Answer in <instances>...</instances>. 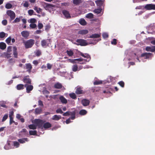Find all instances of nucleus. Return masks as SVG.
<instances>
[{
  "mask_svg": "<svg viewBox=\"0 0 155 155\" xmlns=\"http://www.w3.org/2000/svg\"><path fill=\"white\" fill-rule=\"evenodd\" d=\"M101 36L100 34H93L92 35L90 36L89 38H100Z\"/></svg>",
  "mask_w": 155,
  "mask_h": 155,
  "instance_id": "nucleus-27",
  "label": "nucleus"
},
{
  "mask_svg": "<svg viewBox=\"0 0 155 155\" xmlns=\"http://www.w3.org/2000/svg\"><path fill=\"white\" fill-rule=\"evenodd\" d=\"M102 10V9L101 8H100L98 9H94L93 12L95 13H96L97 14H99L101 13Z\"/></svg>",
  "mask_w": 155,
  "mask_h": 155,
  "instance_id": "nucleus-34",
  "label": "nucleus"
},
{
  "mask_svg": "<svg viewBox=\"0 0 155 155\" xmlns=\"http://www.w3.org/2000/svg\"><path fill=\"white\" fill-rule=\"evenodd\" d=\"M63 87L62 84L59 82L56 83L54 85V88L60 89L62 88Z\"/></svg>",
  "mask_w": 155,
  "mask_h": 155,
  "instance_id": "nucleus-19",
  "label": "nucleus"
},
{
  "mask_svg": "<svg viewBox=\"0 0 155 155\" xmlns=\"http://www.w3.org/2000/svg\"><path fill=\"white\" fill-rule=\"evenodd\" d=\"M76 42L77 43H74V44L78 46H86L88 45L86 40L83 39H78L76 40Z\"/></svg>",
  "mask_w": 155,
  "mask_h": 155,
  "instance_id": "nucleus-2",
  "label": "nucleus"
},
{
  "mask_svg": "<svg viewBox=\"0 0 155 155\" xmlns=\"http://www.w3.org/2000/svg\"><path fill=\"white\" fill-rule=\"evenodd\" d=\"M20 21V18H16L13 21V23L18 22Z\"/></svg>",
  "mask_w": 155,
  "mask_h": 155,
  "instance_id": "nucleus-48",
  "label": "nucleus"
},
{
  "mask_svg": "<svg viewBox=\"0 0 155 155\" xmlns=\"http://www.w3.org/2000/svg\"><path fill=\"white\" fill-rule=\"evenodd\" d=\"M152 54L150 53H145L141 54V57H145L146 59L149 58L151 55Z\"/></svg>",
  "mask_w": 155,
  "mask_h": 155,
  "instance_id": "nucleus-17",
  "label": "nucleus"
},
{
  "mask_svg": "<svg viewBox=\"0 0 155 155\" xmlns=\"http://www.w3.org/2000/svg\"><path fill=\"white\" fill-rule=\"evenodd\" d=\"M8 117V114H5L3 116V117L2 118V122L4 121L5 120L7 119Z\"/></svg>",
  "mask_w": 155,
  "mask_h": 155,
  "instance_id": "nucleus-50",
  "label": "nucleus"
},
{
  "mask_svg": "<svg viewBox=\"0 0 155 155\" xmlns=\"http://www.w3.org/2000/svg\"><path fill=\"white\" fill-rule=\"evenodd\" d=\"M87 112L85 110H81L79 112V114L81 115H84L86 114Z\"/></svg>",
  "mask_w": 155,
  "mask_h": 155,
  "instance_id": "nucleus-38",
  "label": "nucleus"
},
{
  "mask_svg": "<svg viewBox=\"0 0 155 155\" xmlns=\"http://www.w3.org/2000/svg\"><path fill=\"white\" fill-rule=\"evenodd\" d=\"M78 69V66L77 65H74L72 67V71L74 72L76 71Z\"/></svg>",
  "mask_w": 155,
  "mask_h": 155,
  "instance_id": "nucleus-42",
  "label": "nucleus"
},
{
  "mask_svg": "<svg viewBox=\"0 0 155 155\" xmlns=\"http://www.w3.org/2000/svg\"><path fill=\"white\" fill-rule=\"evenodd\" d=\"M43 127L45 129L49 128L51 127V124L49 122H46L43 124Z\"/></svg>",
  "mask_w": 155,
  "mask_h": 155,
  "instance_id": "nucleus-25",
  "label": "nucleus"
},
{
  "mask_svg": "<svg viewBox=\"0 0 155 155\" xmlns=\"http://www.w3.org/2000/svg\"><path fill=\"white\" fill-rule=\"evenodd\" d=\"M25 87H26V92L28 93H30V91L33 88V87L32 85H28L27 84H25Z\"/></svg>",
  "mask_w": 155,
  "mask_h": 155,
  "instance_id": "nucleus-8",
  "label": "nucleus"
},
{
  "mask_svg": "<svg viewBox=\"0 0 155 155\" xmlns=\"http://www.w3.org/2000/svg\"><path fill=\"white\" fill-rule=\"evenodd\" d=\"M56 113L57 114L60 113V114H62L63 113V112L62 110L61 109H60V108L57 109L56 110Z\"/></svg>",
  "mask_w": 155,
  "mask_h": 155,
  "instance_id": "nucleus-58",
  "label": "nucleus"
},
{
  "mask_svg": "<svg viewBox=\"0 0 155 155\" xmlns=\"http://www.w3.org/2000/svg\"><path fill=\"white\" fill-rule=\"evenodd\" d=\"M93 15L91 13L88 14L86 16V17L87 18H93Z\"/></svg>",
  "mask_w": 155,
  "mask_h": 155,
  "instance_id": "nucleus-41",
  "label": "nucleus"
},
{
  "mask_svg": "<svg viewBox=\"0 0 155 155\" xmlns=\"http://www.w3.org/2000/svg\"><path fill=\"white\" fill-rule=\"evenodd\" d=\"M47 67L48 69H51L52 67V64H50L49 63H48L47 64Z\"/></svg>",
  "mask_w": 155,
  "mask_h": 155,
  "instance_id": "nucleus-63",
  "label": "nucleus"
},
{
  "mask_svg": "<svg viewBox=\"0 0 155 155\" xmlns=\"http://www.w3.org/2000/svg\"><path fill=\"white\" fill-rule=\"evenodd\" d=\"M36 21V20L34 18H31L30 20V22L31 23H34Z\"/></svg>",
  "mask_w": 155,
  "mask_h": 155,
  "instance_id": "nucleus-64",
  "label": "nucleus"
},
{
  "mask_svg": "<svg viewBox=\"0 0 155 155\" xmlns=\"http://www.w3.org/2000/svg\"><path fill=\"white\" fill-rule=\"evenodd\" d=\"M11 40V38L10 37H9L6 40V42L7 44H9L10 43Z\"/></svg>",
  "mask_w": 155,
  "mask_h": 155,
  "instance_id": "nucleus-55",
  "label": "nucleus"
},
{
  "mask_svg": "<svg viewBox=\"0 0 155 155\" xmlns=\"http://www.w3.org/2000/svg\"><path fill=\"white\" fill-rule=\"evenodd\" d=\"M28 12L29 15H32L33 14L34 11L33 10L30 9L28 11Z\"/></svg>",
  "mask_w": 155,
  "mask_h": 155,
  "instance_id": "nucleus-52",
  "label": "nucleus"
},
{
  "mask_svg": "<svg viewBox=\"0 0 155 155\" xmlns=\"http://www.w3.org/2000/svg\"><path fill=\"white\" fill-rule=\"evenodd\" d=\"M145 50L147 51L153 52L155 51V46H147Z\"/></svg>",
  "mask_w": 155,
  "mask_h": 155,
  "instance_id": "nucleus-13",
  "label": "nucleus"
},
{
  "mask_svg": "<svg viewBox=\"0 0 155 155\" xmlns=\"http://www.w3.org/2000/svg\"><path fill=\"white\" fill-rule=\"evenodd\" d=\"M81 103L84 106H87L89 105L90 101L86 99H83L81 101Z\"/></svg>",
  "mask_w": 155,
  "mask_h": 155,
  "instance_id": "nucleus-12",
  "label": "nucleus"
},
{
  "mask_svg": "<svg viewBox=\"0 0 155 155\" xmlns=\"http://www.w3.org/2000/svg\"><path fill=\"white\" fill-rule=\"evenodd\" d=\"M5 33L3 32H2L0 33V38H4L5 36Z\"/></svg>",
  "mask_w": 155,
  "mask_h": 155,
  "instance_id": "nucleus-59",
  "label": "nucleus"
},
{
  "mask_svg": "<svg viewBox=\"0 0 155 155\" xmlns=\"http://www.w3.org/2000/svg\"><path fill=\"white\" fill-rule=\"evenodd\" d=\"M69 95L70 97L73 99H75L76 98V94L74 93L70 94Z\"/></svg>",
  "mask_w": 155,
  "mask_h": 155,
  "instance_id": "nucleus-40",
  "label": "nucleus"
},
{
  "mask_svg": "<svg viewBox=\"0 0 155 155\" xmlns=\"http://www.w3.org/2000/svg\"><path fill=\"white\" fill-rule=\"evenodd\" d=\"M28 127L30 129L35 130L37 128V126L35 124H30L28 125Z\"/></svg>",
  "mask_w": 155,
  "mask_h": 155,
  "instance_id": "nucleus-35",
  "label": "nucleus"
},
{
  "mask_svg": "<svg viewBox=\"0 0 155 155\" xmlns=\"http://www.w3.org/2000/svg\"><path fill=\"white\" fill-rule=\"evenodd\" d=\"M75 113L74 111L71 112L70 113V115L71 116L70 118L71 120H74L75 118Z\"/></svg>",
  "mask_w": 155,
  "mask_h": 155,
  "instance_id": "nucleus-39",
  "label": "nucleus"
},
{
  "mask_svg": "<svg viewBox=\"0 0 155 155\" xmlns=\"http://www.w3.org/2000/svg\"><path fill=\"white\" fill-rule=\"evenodd\" d=\"M61 118V116L60 115H54L52 117V119L54 120H58Z\"/></svg>",
  "mask_w": 155,
  "mask_h": 155,
  "instance_id": "nucleus-21",
  "label": "nucleus"
},
{
  "mask_svg": "<svg viewBox=\"0 0 155 155\" xmlns=\"http://www.w3.org/2000/svg\"><path fill=\"white\" fill-rule=\"evenodd\" d=\"M28 139L27 138L20 139L18 140V141L21 143H23L25 142V141L27 142L28 141Z\"/></svg>",
  "mask_w": 155,
  "mask_h": 155,
  "instance_id": "nucleus-24",
  "label": "nucleus"
},
{
  "mask_svg": "<svg viewBox=\"0 0 155 155\" xmlns=\"http://www.w3.org/2000/svg\"><path fill=\"white\" fill-rule=\"evenodd\" d=\"M79 55L83 57L84 58H86L87 59H89V60L88 61H89L91 59V57L88 54L85 53V54H84L80 52Z\"/></svg>",
  "mask_w": 155,
  "mask_h": 155,
  "instance_id": "nucleus-18",
  "label": "nucleus"
},
{
  "mask_svg": "<svg viewBox=\"0 0 155 155\" xmlns=\"http://www.w3.org/2000/svg\"><path fill=\"white\" fill-rule=\"evenodd\" d=\"M66 53L69 56H71L74 54L73 51L71 50H67Z\"/></svg>",
  "mask_w": 155,
  "mask_h": 155,
  "instance_id": "nucleus-36",
  "label": "nucleus"
},
{
  "mask_svg": "<svg viewBox=\"0 0 155 155\" xmlns=\"http://www.w3.org/2000/svg\"><path fill=\"white\" fill-rule=\"evenodd\" d=\"M37 131L36 130H31L29 131V134L31 135H35L37 134Z\"/></svg>",
  "mask_w": 155,
  "mask_h": 155,
  "instance_id": "nucleus-37",
  "label": "nucleus"
},
{
  "mask_svg": "<svg viewBox=\"0 0 155 155\" xmlns=\"http://www.w3.org/2000/svg\"><path fill=\"white\" fill-rule=\"evenodd\" d=\"M35 40L33 39H30L27 41H23V43L26 49L31 48L35 43Z\"/></svg>",
  "mask_w": 155,
  "mask_h": 155,
  "instance_id": "nucleus-1",
  "label": "nucleus"
},
{
  "mask_svg": "<svg viewBox=\"0 0 155 155\" xmlns=\"http://www.w3.org/2000/svg\"><path fill=\"white\" fill-rule=\"evenodd\" d=\"M43 6L45 9L46 10H48L49 8L54 7V5L51 4H48L45 3L43 5Z\"/></svg>",
  "mask_w": 155,
  "mask_h": 155,
  "instance_id": "nucleus-7",
  "label": "nucleus"
},
{
  "mask_svg": "<svg viewBox=\"0 0 155 155\" xmlns=\"http://www.w3.org/2000/svg\"><path fill=\"white\" fill-rule=\"evenodd\" d=\"M29 4L28 2L27 1H25V3L23 4V6L24 7L27 8L29 6Z\"/></svg>",
  "mask_w": 155,
  "mask_h": 155,
  "instance_id": "nucleus-62",
  "label": "nucleus"
},
{
  "mask_svg": "<svg viewBox=\"0 0 155 155\" xmlns=\"http://www.w3.org/2000/svg\"><path fill=\"white\" fill-rule=\"evenodd\" d=\"M102 36L104 38H106L108 37V35L106 33H104L102 34Z\"/></svg>",
  "mask_w": 155,
  "mask_h": 155,
  "instance_id": "nucleus-54",
  "label": "nucleus"
},
{
  "mask_svg": "<svg viewBox=\"0 0 155 155\" xmlns=\"http://www.w3.org/2000/svg\"><path fill=\"white\" fill-rule=\"evenodd\" d=\"M6 47V44L4 42H1L0 43V48L2 50L5 49Z\"/></svg>",
  "mask_w": 155,
  "mask_h": 155,
  "instance_id": "nucleus-32",
  "label": "nucleus"
},
{
  "mask_svg": "<svg viewBox=\"0 0 155 155\" xmlns=\"http://www.w3.org/2000/svg\"><path fill=\"white\" fill-rule=\"evenodd\" d=\"M118 84L122 87H124V83L123 81H121L119 82L118 83Z\"/></svg>",
  "mask_w": 155,
  "mask_h": 155,
  "instance_id": "nucleus-49",
  "label": "nucleus"
},
{
  "mask_svg": "<svg viewBox=\"0 0 155 155\" xmlns=\"http://www.w3.org/2000/svg\"><path fill=\"white\" fill-rule=\"evenodd\" d=\"M82 0H73V3L74 5H78L82 3Z\"/></svg>",
  "mask_w": 155,
  "mask_h": 155,
  "instance_id": "nucleus-28",
  "label": "nucleus"
},
{
  "mask_svg": "<svg viewBox=\"0 0 155 155\" xmlns=\"http://www.w3.org/2000/svg\"><path fill=\"white\" fill-rule=\"evenodd\" d=\"M42 109L40 108H37L35 109V114H39L41 113Z\"/></svg>",
  "mask_w": 155,
  "mask_h": 155,
  "instance_id": "nucleus-26",
  "label": "nucleus"
},
{
  "mask_svg": "<svg viewBox=\"0 0 155 155\" xmlns=\"http://www.w3.org/2000/svg\"><path fill=\"white\" fill-rule=\"evenodd\" d=\"M62 104H66L67 103V99L64 98L63 96H61L59 98Z\"/></svg>",
  "mask_w": 155,
  "mask_h": 155,
  "instance_id": "nucleus-20",
  "label": "nucleus"
},
{
  "mask_svg": "<svg viewBox=\"0 0 155 155\" xmlns=\"http://www.w3.org/2000/svg\"><path fill=\"white\" fill-rule=\"evenodd\" d=\"M25 67L26 69H27V71L29 73H30L32 68L31 65L30 63L26 64Z\"/></svg>",
  "mask_w": 155,
  "mask_h": 155,
  "instance_id": "nucleus-15",
  "label": "nucleus"
},
{
  "mask_svg": "<svg viewBox=\"0 0 155 155\" xmlns=\"http://www.w3.org/2000/svg\"><path fill=\"white\" fill-rule=\"evenodd\" d=\"M36 55L37 56H39L41 54V51L40 50H37L36 52Z\"/></svg>",
  "mask_w": 155,
  "mask_h": 155,
  "instance_id": "nucleus-53",
  "label": "nucleus"
},
{
  "mask_svg": "<svg viewBox=\"0 0 155 155\" xmlns=\"http://www.w3.org/2000/svg\"><path fill=\"white\" fill-rule=\"evenodd\" d=\"M62 13L67 19L70 18L71 16L68 11L66 10H64L62 11Z\"/></svg>",
  "mask_w": 155,
  "mask_h": 155,
  "instance_id": "nucleus-9",
  "label": "nucleus"
},
{
  "mask_svg": "<svg viewBox=\"0 0 155 155\" xmlns=\"http://www.w3.org/2000/svg\"><path fill=\"white\" fill-rule=\"evenodd\" d=\"M79 23L81 25H86L87 24L86 22L83 18L80 19L79 21Z\"/></svg>",
  "mask_w": 155,
  "mask_h": 155,
  "instance_id": "nucleus-31",
  "label": "nucleus"
},
{
  "mask_svg": "<svg viewBox=\"0 0 155 155\" xmlns=\"http://www.w3.org/2000/svg\"><path fill=\"white\" fill-rule=\"evenodd\" d=\"M21 35L22 37L27 38L29 35V33L28 31H23L21 33Z\"/></svg>",
  "mask_w": 155,
  "mask_h": 155,
  "instance_id": "nucleus-14",
  "label": "nucleus"
},
{
  "mask_svg": "<svg viewBox=\"0 0 155 155\" xmlns=\"http://www.w3.org/2000/svg\"><path fill=\"white\" fill-rule=\"evenodd\" d=\"M95 3L97 6L99 7H101L103 6L104 3V1L97 0L95 1Z\"/></svg>",
  "mask_w": 155,
  "mask_h": 155,
  "instance_id": "nucleus-16",
  "label": "nucleus"
},
{
  "mask_svg": "<svg viewBox=\"0 0 155 155\" xmlns=\"http://www.w3.org/2000/svg\"><path fill=\"white\" fill-rule=\"evenodd\" d=\"M9 117L10 118L9 124L10 125H11L13 123H15V121L13 120L12 117H11L10 115H9Z\"/></svg>",
  "mask_w": 155,
  "mask_h": 155,
  "instance_id": "nucleus-46",
  "label": "nucleus"
},
{
  "mask_svg": "<svg viewBox=\"0 0 155 155\" xmlns=\"http://www.w3.org/2000/svg\"><path fill=\"white\" fill-rule=\"evenodd\" d=\"M38 28L39 29H41L43 27V25L42 24L40 23H38Z\"/></svg>",
  "mask_w": 155,
  "mask_h": 155,
  "instance_id": "nucleus-56",
  "label": "nucleus"
},
{
  "mask_svg": "<svg viewBox=\"0 0 155 155\" xmlns=\"http://www.w3.org/2000/svg\"><path fill=\"white\" fill-rule=\"evenodd\" d=\"M112 91V89L111 88H108L106 90L103 91V93L105 94H112L111 91Z\"/></svg>",
  "mask_w": 155,
  "mask_h": 155,
  "instance_id": "nucleus-30",
  "label": "nucleus"
},
{
  "mask_svg": "<svg viewBox=\"0 0 155 155\" xmlns=\"http://www.w3.org/2000/svg\"><path fill=\"white\" fill-rule=\"evenodd\" d=\"M42 47L46 48L49 46V43H48V40H43L41 42Z\"/></svg>",
  "mask_w": 155,
  "mask_h": 155,
  "instance_id": "nucleus-11",
  "label": "nucleus"
},
{
  "mask_svg": "<svg viewBox=\"0 0 155 155\" xmlns=\"http://www.w3.org/2000/svg\"><path fill=\"white\" fill-rule=\"evenodd\" d=\"M93 92H94L95 91H98L100 90V88L99 87H94L93 89Z\"/></svg>",
  "mask_w": 155,
  "mask_h": 155,
  "instance_id": "nucleus-61",
  "label": "nucleus"
},
{
  "mask_svg": "<svg viewBox=\"0 0 155 155\" xmlns=\"http://www.w3.org/2000/svg\"><path fill=\"white\" fill-rule=\"evenodd\" d=\"M83 59H82L81 58H79L78 59H73L72 60V62H76L75 61H82L83 60Z\"/></svg>",
  "mask_w": 155,
  "mask_h": 155,
  "instance_id": "nucleus-43",
  "label": "nucleus"
},
{
  "mask_svg": "<svg viewBox=\"0 0 155 155\" xmlns=\"http://www.w3.org/2000/svg\"><path fill=\"white\" fill-rule=\"evenodd\" d=\"M102 83V81H95L94 82V85H97L101 84Z\"/></svg>",
  "mask_w": 155,
  "mask_h": 155,
  "instance_id": "nucleus-45",
  "label": "nucleus"
},
{
  "mask_svg": "<svg viewBox=\"0 0 155 155\" xmlns=\"http://www.w3.org/2000/svg\"><path fill=\"white\" fill-rule=\"evenodd\" d=\"M13 54L14 57L15 58H18V53L17 51V48L15 47H14L13 51Z\"/></svg>",
  "mask_w": 155,
  "mask_h": 155,
  "instance_id": "nucleus-29",
  "label": "nucleus"
},
{
  "mask_svg": "<svg viewBox=\"0 0 155 155\" xmlns=\"http://www.w3.org/2000/svg\"><path fill=\"white\" fill-rule=\"evenodd\" d=\"M20 132L21 133H23L25 136H27V135H28V132L25 129H22Z\"/></svg>",
  "mask_w": 155,
  "mask_h": 155,
  "instance_id": "nucleus-33",
  "label": "nucleus"
},
{
  "mask_svg": "<svg viewBox=\"0 0 155 155\" xmlns=\"http://www.w3.org/2000/svg\"><path fill=\"white\" fill-rule=\"evenodd\" d=\"M44 122L42 120L40 119H35L34 121V124H35L37 127H38V128H42Z\"/></svg>",
  "mask_w": 155,
  "mask_h": 155,
  "instance_id": "nucleus-3",
  "label": "nucleus"
},
{
  "mask_svg": "<svg viewBox=\"0 0 155 155\" xmlns=\"http://www.w3.org/2000/svg\"><path fill=\"white\" fill-rule=\"evenodd\" d=\"M29 77V76L28 75L25 76L22 81L24 83H26V84H31V80L30 78H28Z\"/></svg>",
  "mask_w": 155,
  "mask_h": 155,
  "instance_id": "nucleus-6",
  "label": "nucleus"
},
{
  "mask_svg": "<svg viewBox=\"0 0 155 155\" xmlns=\"http://www.w3.org/2000/svg\"><path fill=\"white\" fill-rule=\"evenodd\" d=\"M71 112H70L69 111H67L65 113H64L63 115L64 116H68L69 115H70V113Z\"/></svg>",
  "mask_w": 155,
  "mask_h": 155,
  "instance_id": "nucleus-57",
  "label": "nucleus"
},
{
  "mask_svg": "<svg viewBox=\"0 0 155 155\" xmlns=\"http://www.w3.org/2000/svg\"><path fill=\"white\" fill-rule=\"evenodd\" d=\"M88 31L87 30L83 29L79 31L78 32V34L81 35H85L88 33Z\"/></svg>",
  "mask_w": 155,
  "mask_h": 155,
  "instance_id": "nucleus-23",
  "label": "nucleus"
},
{
  "mask_svg": "<svg viewBox=\"0 0 155 155\" xmlns=\"http://www.w3.org/2000/svg\"><path fill=\"white\" fill-rule=\"evenodd\" d=\"M147 10H155V5L153 4H148L145 5L144 7Z\"/></svg>",
  "mask_w": 155,
  "mask_h": 155,
  "instance_id": "nucleus-5",
  "label": "nucleus"
},
{
  "mask_svg": "<svg viewBox=\"0 0 155 155\" xmlns=\"http://www.w3.org/2000/svg\"><path fill=\"white\" fill-rule=\"evenodd\" d=\"M82 89V88L81 87H78L76 89L75 93L77 94H80L84 93V91Z\"/></svg>",
  "mask_w": 155,
  "mask_h": 155,
  "instance_id": "nucleus-10",
  "label": "nucleus"
},
{
  "mask_svg": "<svg viewBox=\"0 0 155 155\" xmlns=\"http://www.w3.org/2000/svg\"><path fill=\"white\" fill-rule=\"evenodd\" d=\"M25 85L23 84H18L16 87V88L18 90H21L23 89L24 88Z\"/></svg>",
  "mask_w": 155,
  "mask_h": 155,
  "instance_id": "nucleus-22",
  "label": "nucleus"
},
{
  "mask_svg": "<svg viewBox=\"0 0 155 155\" xmlns=\"http://www.w3.org/2000/svg\"><path fill=\"white\" fill-rule=\"evenodd\" d=\"M6 14L10 17V21H12L14 20L15 17V13L12 10H8L6 12Z\"/></svg>",
  "mask_w": 155,
  "mask_h": 155,
  "instance_id": "nucleus-4",
  "label": "nucleus"
},
{
  "mask_svg": "<svg viewBox=\"0 0 155 155\" xmlns=\"http://www.w3.org/2000/svg\"><path fill=\"white\" fill-rule=\"evenodd\" d=\"M117 39H114L111 42V44L112 45H115L117 44Z\"/></svg>",
  "mask_w": 155,
  "mask_h": 155,
  "instance_id": "nucleus-51",
  "label": "nucleus"
},
{
  "mask_svg": "<svg viewBox=\"0 0 155 155\" xmlns=\"http://www.w3.org/2000/svg\"><path fill=\"white\" fill-rule=\"evenodd\" d=\"M20 144L18 142L15 141L13 142V145L16 147H18L19 146Z\"/></svg>",
  "mask_w": 155,
  "mask_h": 155,
  "instance_id": "nucleus-44",
  "label": "nucleus"
},
{
  "mask_svg": "<svg viewBox=\"0 0 155 155\" xmlns=\"http://www.w3.org/2000/svg\"><path fill=\"white\" fill-rule=\"evenodd\" d=\"M30 26L32 28H34L36 27L37 25L35 24H31L30 25Z\"/></svg>",
  "mask_w": 155,
  "mask_h": 155,
  "instance_id": "nucleus-60",
  "label": "nucleus"
},
{
  "mask_svg": "<svg viewBox=\"0 0 155 155\" xmlns=\"http://www.w3.org/2000/svg\"><path fill=\"white\" fill-rule=\"evenodd\" d=\"M12 5L10 3H7L5 5V8L7 9H10L12 7Z\"/></svg>",
  "mask_w": 155,
  "mask_h": 155,
  "instance_id": "nucleus-47",
  "label": "nucleus"
}]
</instances>
